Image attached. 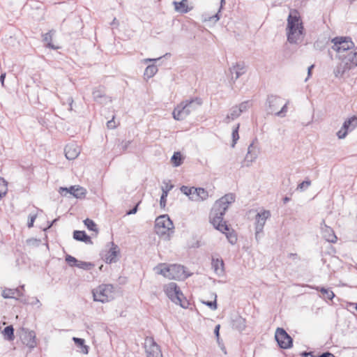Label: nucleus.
Instances as JSON below:
<instances>
[{
  "mask_svg": "<svg viewBox=\"0 0 357 357\" xmlns=\"http://www.w3.org/2000/svg\"><path fill=\"white\" fill-rule=\"evenodd\" d=\"M146 357H162L160 347L155 342L153 337H146L144 341Z\"/></svg>",
  "mask_w": 357,
  "mask_h": 357,
  "instance_id": "9b49d317",
  "label": "nucleus"
},
{
  "mask_svg": "<svg viewBox=\"0 0 357 357\" xmlns=\"http://www.w3.org/2000/svg\"><path fill=\"white\" fill-rule=\"evenodd\" d=\"M287 41L291 44H298L303 40L305 29L298 12L294 10L287 17L286 27Z\"/></svg>",
  "mask_w": 357,
  "mask_h": 357,
  "instance_id": "f03ea898",
  "label": "nucleus"
},
{
  "mask_svg": "<svg viewBox=\"0 0 357 357\" xmlns=\"http://www.w3.org/2000/svg\"><path fill=\"white\" fill-rule=\"evenodd\" d=\"M314 289L321 293V297L325 300H332L335 297V294L329 289L319 287H317Z\"/></svg>",
  "mask_w": 357,
  "mask_h": 357,
  "instance_id": "c85d7f7f",
  "label": "nucleus"
},
{
  "mask_svg": "<svg viewBox=\"0 0 357 357\" xmlns=\"http://www.w3.org/2000/svg\"><path fill=\"white\" fill-rule=\"evenodd\" d=\"M314 68V65L312 64L307 68V77L305 79V82L307 80V79L311 76L312 75V70Z\"/></svg>",
  "mask_w": 357,
  "mask_h": 357,
  "instance_id": "13d9d810",
  "label": "nucleus"
},
{
  "mask_svg": "<svg viewBox=\"0 0 357 357\" xmlns=\"http://www.w3.org/2000/svg\"><path fill=\"white\" fill-rule=\"evenodd\" d=\"M275 339L281 349H287L293 346V339L282 328L276 329Z\"/></svg>",
  "mask_w": 357,
  "mask_h": 357,
  "instance_id": "9d476101",
  "label": "nucleus"
},
{
  "mask_svg": "<svg viewBox=\"0 0 357 357\" xmlns=\"http://www.w3.org/2000/svg\"><path fill=\"white\" fill-rule=\"evenodd\" d=\"M211 266L218 276H222L225 274V264L222 259L212 257Z\"/></svg>",
  "mask_w": 357,
  "mask_h": 357,
  "instance_id": "6ab92c4d",
  "label": "nucleus"
},
{
  "mask_svg": "<svg viewBox=\"0 0 357 357\" xmlns=\"http://www.w3.org/2000/svg\"><path fill=\"white\" fill-rule=\"evenodd\" d=\"M195 189V187L190 188V187H188V186H185V185H183L181 188V191L184 195H188V196H190V198L192 200H193L195 199V192H194V190Z\"/></svg>",
  "mask_w": 357,
  "mask_h": 357,
  "instance_id": "e433bc0d",
  "label": "nucleus"
},
{
  "mask_svg": "<svg viewBox=\"0 0 357 357\" xmlns=\"http://www.w3.org/2000/svg\"><path fill=\"white\" fill-rule=\"evenodd\" d=\"M234 201L235 195L234 194L229 193L225 195L215 202L209 215L210 222L214 228L225 234L227 240L231 245L236 244L237 236L233 230L231 231H229V227L227 222L224 220L223 217L229 205L234 202Z\"/></svg>",
  "mask_w": 357,
  "mask_h": 357,
  "instance_id": "f257e3e1",
  "label": "nucleus"
},
{
  "mask_svg": "<svg viewBox=\"0 0 357 357\" xmlns=\"http://www.w3.org/2000/svg\"><path fill=\"white\" fill-rule=\"evenodd\" d=\"M24 303H30L32 305H38V307H40L41 306V303H40V301L36 297L32 298V301H31L30 303L26 302V301H24Z\"/></svg>",
  "mask_w": 357,
  "mask_h": 357,
  "instance_id": "603ef678",
  "label": "nucleus"
},
{
  "mask_svg": "<svg viewBox=\"0 0 357 357\" xmlns=\"http://www.w3.org/2000/svg\"><path fill=\"white\" fill-rule=\"evenodd\" d=\"M258 153H259V150L254 145V142H252L248 146V153L245 157V160L246 162H252L257 158Z\"/></svg>",
  "mask_w": 357,
  "mask_h": 357,
  "instance_id": "412c9836",
  "label": "nucleus"
},
{
  "mask_svg": "<svg viewBox=\"0 0 357 357\" xmlns=\"http://www.w3.org/2000/svg\"><path fill=\"white\" fill-rule=\"evenodd\" d=\"M160 273L165 277L175 280H185L190 275V274L186 273L183 266L178 264H172L169 267L161 269Z\"/></svg>",
  "mask_w": 357,
  "mask_h": 357,
  "instance_id": "1a4fd4ad",
  "label": "nucleus"
},
{
  "mask_svg": "<svg viewBox=\"0 0 357 357\" xmlns=\"http://www.w3.org/2000/svg\"><path fill=\"white\" fill-rule=\"evenodd\" d=\"M13 289L14 290H17L16 293H15V295L17 296H19V297L22 296L23 294H22V293L21 291V289H20V288H16V289Z\"/></svg>",
  "mask_w": 357,
  "mask_h": 357,
  "instance_id": "e2e57ef3",
  "label": "nucleus"
},
{
  "mask_svg": "<svg viewBox=\"0 0 357 357\" xmlns=\"http://www.w3.org/2000/svg\"><path fill=\"white\" fill-rule=\"evenodd\" d=\"M175 10L181 13H187L190 11L187 0H182L180 2L174 1Z\"/></svg>",
  "mask_w": 357,
  "mask_h": 357,
  "instance_id": "cd10ccee",
  "label": "nucleus"
},
{
  "mask_svg": "<svg viewBox=\"0 0 357 357\" xmlns=\"http://www.w3.org/2000/svg\"><path fill=\"white\" fill-rule=\"evenodd\" d=\"M66 261L68 264L70 266L73 267L75 266V264H77L79 261L75 257L70 255H67L66 256Z\"/></svg>",
  "mask_w": 357,
  "mask_h": 357,
  "instance_id": "37998d69",
  "label": "nucleus"
},
{
  "mask_svg": "<svg viewBox=\"0 0 357 357\" xmlns=\"http://www.w3.org/2000/svg\"><path fill=\"white\" fill-rule=\"evenodd\" d=\"M239 127H240V125L237 124L236 126L233 129V131H232V134H231V136H232L231 147H233V148L235 146L237 141L239 139V135H238Z\"/></svg>",
  "mask_w": 357,
  "mask_h": 357,
  "instance_id": "ea45409f",
  "label": "nucleus"
},
{
  "mask_svg": "<svg viewBox=\"0 0 357 357\" xmlns=\"http://www.w3.org/2000/svg\"><path fill=\"white\" fill-rule=\"evenodd\" d=\"M157 72H158V68L156 66L149 65L146 68L144 75L147 78H151V77H153Z\"/></svg>",
  "mask_w": 357,
  "mask_h": 357,
  "instance_id": "473e14b6",
  "label": "nucleus"
},
{
  "mask_svg": "<svg viewBox=\"0 0 357 357\" xmlns=\"http://www.w3.org/2000/svg\"><path fill=\"white\" fill-rule=\"evenodd\" d=\"M220 328V326L218 324L215 327V329H214V334L215 335L218 340L219 339V336H220V333H219Z\"/></svg>",
  "mask_w": 357,
  "mask_h": 357,
  "instance_id": "bf43d9fd",
  "label": "nucleus"
},
{
  "mask_svg": "<svg viewBox=\"0 0 357 357\" xmlns=\"http://www.w3.org/2000/svg\"><path fill=\"white\" fill-rule=\"evenodd\" d=\"M194 192L195 199L193 200L195 201H204L206 200L208 197V192L202 188H195Z\"/></svg>",
  "mask_w": 357,
  "mask_h": 357,
  "instance_id": "a878e982",
  "label": "nucleus"
},
{
  "mask_svg": "<svg viewBox=\"0 0 357 357\" xmlns=\"http://www.w3.org/2000/svg\"><path fill=\"white\" fill-rule=\"evenodd\" d=\"M321 234L323 238L331 243H335L337 241V236L335 234L333 229L325 224L324 220L322 221L321 226Z\"/></svg>",
  "mask_w": 357,
  "mask_h": 357,
  "instance_id": "f3484780",
  "label": "nucleus"
},
{
  "mask_svg": "<svg viewBox=\"0 0 357 357\" xmlns=\"http://www.w3.org/2000/svg\"><path fill=\"white\" fill-rule=\"evenodd\" d=\"M310 185L311 181L310 180H305L298 185L297 189L300 190L301 191H303L305 189H307Z\"/></svg>",
  "mask_w": 357,
  "mask_h": 357,
  "instance_id": "a18cd8bd",
  "label": "nucleus"
},
{
  "mask_svg": "<svg viewBox=\"0 0 357 357\" xmlns=\"http://www.w3.org/2000/svg\"><path fill=\"white\" fill-rule=\"evenodd\" d=\"M84 224L89 230L95 231L96 234L98 232L97 225L93 220L86 218L84 220Z\"/></svg>",
  "mask_w": 357,
  "mask_h": 357,
  "instance_id": "f704fd0d",
  "label": "nucleus"
},
{
  "mask_svg": "<svg viewBox=\"0 0 357 357\" xmlns=\"http://www.w3.org/2000/svg\"><path fill=\"white\" fill-rule=\"evenodd\" d=\"M241 114V113L239 109H238L237 106L233 107L227 115L225 122L228 123L230 121H233L238 118Z\"/></svg>",
  "mask_w": 357,
  "mask_h": 357,
  "instance_id": "c756f323",
  "label": "nucleus"
},
{
  "mask_svg": "<svg viewBox=\"0 0 357 357\" xmlns=\"http://www.w3.org/2000/svg\"><path fill=\"white\" fill-rule=\"evenodd\" d=\"M130 144V141L126 142L125 143V145L123 146V149H124V150H126V149L128 148V145H129Z\"/></svg>",
  "mask_w": 357,
  "mask_h": 357,
  "instance_id": "338daca9",
  "label": "nucleus"
},
{
  "mask_svg": "<svg viewBox=\"0 0 357 357\" xmlns=\"http://www.w3.org/2000/svg\"><path fill=\"white\" fill-rule=\"evenodd\" d=\"M332 50L337 52V58L354 47V43L349 37L337 36L331 40Z\"/></svg>",
  "mask_w": 357,
  "mask_h": 357,
  "instance_id": "0eeeda50",
  "label": "nucleus"
},
{
  "mask_svg": "<svg viewBox=\"0 0 357 357\" xmlns=\"http://www.w3.org/2000/svg\"><path fill=\"white\" fill-rule=\"evenodd\" d=\"M271 216L269 211L264 210L256 215L255 222V236L257 238L258 234L263 231V228L266 220Z\"/></svg>",
  "mask_w": 357,
  "mask_h": 357,
  "instance_id": "4468645a",
  "label": "nucleus"
},
{
  "mask_svg": "<svg viewBox=\"0 0 357 357\" xmlns=\"http://www.w3.org/2000/svg\"><path fill=\"white\" fill-rule=\"evenodd\" d=\"M165 294L168 298L176 305H179L183 308H187L189 303L188 300L184 298L183 293L180 288L175 282L169 283L165 289Z\"/></svg>",
  "mask_w": 357,
  "mask_h": 357,
  "instance_id": "423d86ee",
  "label": "nucleus"
},
{
  "mask_svg": "<svg viewBox=\"0 0 357 357\" xmlns=\"http://www.w3.org/2000/svg\"><path fill=\"white\" fill-rule=\"evenodd\" d=\"M173 187L174 186L172 185H169L167 183H166L165 187H162V195H165L167 197L169 192L173 188Z\"/></svg>",
  "mask_w": 357,
  "mask_h": 357,
  "instance_id": "de8ad7c7",
  "label": "nucleus"
},
{
  "mask_svg": "<svg viewBox=\"0 0 357 357\" xmlns=\"http://www.w3.org/2000/svg\"><path fill=\"white\" fill-rule=\"evenodd\" d=\"M290 200V198L288 197H285L283 198V202L284 204H287Z\"/></svg>",
  "mask_w": 357,
  "mask_h": 357,
  "instance_id": "69168bd1",
  "label": "nucleus"
},
{
  "mask_svg": "<svg viewBox=\"0 0 357 357\" xmlns=\"http://www.w3.org/2000/svg\"><path fill=\"white\" fill-rule=\"evenodd\" d=\"M119 253V247L112 242V248L109 249L106 257V262L109 264L116 262L117 261V255Z\"/></svg>",
  "mask_w": 357,
  "mask_h": 357,
  "instance_id": "aec40b11",
  "label": "nucleus"
},
{
  "mask_svg": "<svg viewBox=\"0 0 357 357\" xmlns=\"http://www.w3.org/2000/svg\"><path fill=\"white\" fill-rule=\"evenodd\" d=\"M114 287L109 284L99 285L92 291L93 300L101 303H106L113 298Z\"/></svg>",
  "mask_w": 357,
  "mask_h": 357,
  "instance_id": "6e6552de",
  "label": "nucleus"
},
{
  "mask_svg": "<svg viewBox=\"0 0 357 357\" xmlns=\"http://www.w3.org/2000/svg\"><path fill=\"white\" fill-rule=\"evenodd\" d=\"M202 105V100L198 97L183 100L174 109L173 118L176 121H183L190 114L197 111Z\"/></svg>",
  "mask_w": 357,
  "mask_h": 357,
  "instance_id": "7ed1b4c3",
  "label": "nucleus"
},
{
  "mask_svg": "<svg viewBox=\"0 0 357 357\" xmlns=\"http://www.w3.org/2000/svg\"><path fill=\"white\" fill-rule=\"evenodd\" d=\"M36 218V215L34 214V215H29V220H28V222H27V227L29 228H31L33 226V223H34V221Z\"/></svg>",
  "mask_w": 357,
  "mask_h": 357,
  "instance_id": "8fccbe9b",
  "label": "nucleus"
},
{
  "mask_svg": "<svg viewBox=\"0 0 357 357\" xmlns=\"http://www.w3.org/2000/svg\"><path fill=\"white\" fill-rule=\"evenodd\" d=\"M140 202H138L131 210L126 212V215H132L135 214L138 210V206Z\"/></svg>",
  "mask_w": 357,
  "mask_h": 357,
  "instance_id": "5fc2aeb1",
  "label": "nucleus"
},
{
  "mask_svg": "<svg viewBox=\"0 0 357 357\" xmlns=\"http://www.w3.org/2000/svg\"><path fill=\"white\" fill-rule=\"evenodd\" d=\"M75 266L79 268L88 271L91 269L94 266V264L91 262L79 261L78 263L75 264Z\"/></svg>",
  "mask_w": 357,
  "mask_h": 357,
  "instance_id": "4c0bfd02",
  "label": "nucleus"
},
{
  "mask_svg": "<svg viewBox=\"0 0 357 357\" xmlns=\"http://www.w3.org/2000/svg\"><path fill=\"white\" fill-rule=\"evenodd\" d=\"M216 298H217V296H216V294H215V300L213 301H203L202 303L204 305H206V306H208V307H210L211 310H215L218 307Z\"/></svg>",
  "mask_w": 357,
  "mask_h": 357,
  "instance_id": "c03bdc74",
  "label": "nucleus"
},
{
  "mask_svg": "<svg viewBox=\"0 0 357 357\" xmlns=\"http://www.w3.org/2000/svg\"><path fill=\"white\" fill-rule=\"evenodd\" d=\"M75 344L81 349V352L87 354L89 353V347L86 346L84 343L85 341L82 338L79 337H73V338Z\"/></svg>",
  "mask_w": 357,
  "mask_h": 357,
  "instance_id": "7c9ffc66",
  "label": "nucleus"
},
{
  "mask_svg": "<svg viewBox=\"0 0 357 357\" xmlns=\"http://www.w3.org/2000/svg\"><path fill=\"white\" fill-rule=\"evenodd\" d=\"M225 4V0H220V7L219 8L218 12L215 14L214 15L208 18L209 21H213L214 22L218 21L220 20V13L221 11V9L222 8L223 6Z\"/></svg>",
  "mask_w": 357,
  "mask_h": 357,
  "instance_id": "79ce46f5",
  "label": "nucleus"
},
{
  "mask_svg": "<svg viewBox=\"0 0 357 357\" xmlns=\"http://www.w3.org/2000/svg\"><path fill=\"white\" fill-rule=\"evenodd\" d=\"M167 203V197L165 195H161L160 199V205L161 208H165Z\"/></svg>",
  "mask_w": 357,
  "mask_h": 357,
  "instance_id": "864d4df0",
  "label": "nucleus"
},
{
  "mask_svg": "<svg viewBox=\"0 0 357 357\" xmlns=\"http://www.w3.org/2000/svg\"><path fill=\"white\" fill-rule=\"evenodd\" d=\"M3 334L5 338L8 341H13L15 339L14 328L12 325L8 326L4 328Z\"/></svg>",
  "mask_w": 357,
  "mask_h": 357,
  "instance_id": "2f4dec72",
  "label": "nucleus"
},
{
  "mask_svg": "<svg viewBox=\"0 0 357 357\" xmlns=\"http://www.w3.org/2000/svg\"><path fill=\"white\" fill-rule=\"evenodd\" d=\"M357 126V117L356 116H353L351 118H349L343 123L342 127L343 129L347 130L348 132L354 130Z\"/></svg>",
  "mask_w": 357,
  "mask_h": 357,
  "instance_id": "5701e85b",
  "label": "nucleus"
},
{
  "mask_svg": "<svg viewBox=\"0 0 357 357\" xmlns=\"http://www.w3.org/2000/svg\"><path fill=\"white\" fill-rule=\"evenodd\" d=\"M93 98L95 101L100 104L107 102V98L105 96L104 91L100 89H96L93 90Z\"/></svg>",
  "mask_w": 357,
  "mask_h": 357,
  "instance_id": "393cba45",
  "label": "nucleus"
},
{
  "mask_svg": "<svg viewBox=\"0 0 357 357\" xmlns=\"http://www.w3.org/2000/svg\"><path fill=\"white\" fill-rule=\"evenodd\" d=\"M340 60L346 65V68H354L357 66V47L349 50L347 53L341 54L338 57Z\"/></svg>",
  "mask_w": 357,
  "mask_h": 357,
  "instance_id": "f8f14e48",
  "label": "nucleus"
},
{
  "mask_svg": "<svg viewBox=\"0 0 357 357\" xmlns=\"http://www.w3.org/2000/svg\"><path fill=\"white\" fill-rule=\"evenodd\" d=\"M183 158L180 152H175L172 156L171 160L174 167H178L183 163Z\"/></svg>",
  "mask_w": 357,
  "mask_h": 357,
  "instance_id": "72a5a7b5",
  "label": "nucleus"
},
{
  "mask_svg": "<svg viewBox=\"0 0 357 357\" xmlns=\"http://www.w3.org/2000/svg\"><path fill=\"white\" fill-rule=\"evenodd\" d=\"M16 291L13 289H6L2 291V296L4 298H16L15 296Z\"/></svg>",
  "mask_w": 357,
  "mask_h": 357,
  "instance_id": "a19ab883",
  "label": "nucleus"
},
{
  "mask_svg": "<svg viewBox=\"0 0 357 357\" xmlns=\"http://www.w3.org/2000/svg\"><path fill=\"white\" fill-rule=\"evenodd\" d=\"M73 238L76 241L84 242L86 244H92L91 237L84 231L75 230L73 232Z\"/></svg>",
  "mask_w": 357,
  "mask_h": 357,
  "instance_id": "4be33fe9",
  "label": "nucleus"
},
{
  "mask_svg": "<svg viewBox=\"0 0 357 357\" xmlns=\"http://www.w3.org/2000/svg\"><path fill=\"white\" fill-rule=\"evenodd\" d=\"M59 192L62 196H66L69 193L77 199H83L86 195V190L79 185H72L69 188L61 187Z\"/></svg>",
  "mask_w": 357,
  "mask_h": 357,
  "instance_id": "ddd939ff",
  "label": "nucleus"
},
{
  "mask_svg": "<svg viewBox=\"0 0 357 357\" xmlns=\"http://www.w3.org/2000/svg\"><path fill=\"white\" fill-rule=\"evenodd\" d=\"M13 289L14 290H17L16 293H15V295L17 296H19V297L22 296L23 294H22V293L21 291V289H20V288H16V289Z\"/></svg>",
  "mask_w": 357,
  "mask_h": 357,
  "instance_id": "680f3d73",
  "label": "nucleus"
},
{
  "mask_svg": "<svg viewBox=\"0 0 357 357\" xmlns=\"http://www.w3.org/2000/svg\"><path fill=\"white\" fill-rule=\"evenodd\" d=\"M56 221V220H54L51 222V224L50 225V226L48 227V228H50V227H52V225L54 224V222H55Z\"/></svg>",
  "mask_w": 357,
  "mask_h": 357,
  "instance_id": "774afa93",
  "label": "nucleus"
},
{
  "mask_svg": "<svg viewBox=\"0 0 357 357\" xmlns=\"http://www.w3.org/2000/svg\"><path fill=\"white\" fill-rule=\"evenodd\" d=\"M249 107V102L245 101L241 102L238 106H237L238 109H239L240 112L242 113L248 109Z\"/></svg>",
  "mask_w": 357,
  "mask_h": 357,
  "instance_id": "49530a36",
  "label": "nucleus"
},
{
  "mask_svg": "<svg viewBox=\"0 0 357 357\" xmlns=\"http://www.w3.org/2000/svg\"><path fill=\"white\" fill-rule=\"evenodd\" d=\"M351 68H346V65L341 62V63L335 69L334 73L337 77H342L346 71L349 70Z\"/></svg>",
  "mask_w": 357,
  "mask_h": 357,
  "instance_id": "c9c22d12",
  "label": "nucleus"
},
{
  "mask_svg": "<svg viewBox=\"0 0 357 357\" xmlns=\"http://www.w3.org/2000/svg\"><path fill=\"white\" fill-rule=\"evenodd\" d=\"M174 224L168 215H162L155 219V231L158 236L169 238L174 233Z\"/></svg>",
  "mask_w": 357,
  "mask_h": 357,
  "instance_id": "39448f33",
  "label": "nucleus"
},
{
  "mask_svg": "<svg viewBox=\"0 0 357 357\" xmlns=\"http://www.w3.org/2000/svg\"><path fill=\"white\" fill-rule=\"evenodd\" d=\"M161 57L157 58V59H146L144 60L145 63L149 62V61H156L159 60Z\"/></svg>",
  "mask_w": 357,
  "mask_h": 357,
  "instance_id": "0e129e2a",
  "label": "nucleus"
},
{
  "mask_svg": "<svg viewBox=\"0 0 357 357\" xmlns=\"http://www.w3.org/2000/svg\"><path fill=\"white\" fill-rule=\"evenodd\" d=\"M300 355L302 357H308V356L317 357L316 356L314 355V353L312 351H303L301 353Z\"/></svg>",
  "mask_w": 357,
  "mask_h": 357,
  "instance_id": "6e6d98bb",
  "label": "nucleus"
},
{
  "mask_svg": "<svg viewBox=\"0 0 357 357\" xmlns=\"http://www.w3.org/2000/svg\"><path fill=\"white\" fill-rule=\"evenodd\" d=\"M282 99L275 95H269L266 102V111L268 114H275L277 116L284 117L287 112L288 102L284 103L280 110H278L279 106L282 105Z\"/></svg>",
  "mask_w": 357,
  "mask_h": 357,
  "instance_id": "20e7f679",
  "label": "nucleus"
},
{
  "mask_svg": "<svg viewBox=\"0 0 357 357\" xmlns=\"http://www.w3.org/2000/svg\"><path fill=\"white\" fill-rule=\"evenodd\" d=\"M229 71L231 74V79L234 82L242 75L245 74L246 71L245 63L243 62L236 63L229 68Z\"/></svg>",
  "mask_w": 357,
  "mask_h": 357,
  "instance_id": "2eb2a0df",
  "label": "nucleus"
},
{
  "mask_svg": "<svg viewBox=\"0 0 357 357\" xmlns=\"http://www.w3.org/2000/svg\"><path fill=\"white\" fill-rule=\"evenodd\" d=\"M24 334L21 337L22 342L29 348H34L36 346V334L33 331H29L22 328Z\"/></svg>",
  "mask_w": 357,
  "mask_h": 357,
  "instance_id": "a211bd4d",
  "label": "nucleus"
},
{
  "mask_svg": "<svg viewBox=\"0 0 357 357\" xmlns=\"http://www.w3.org/2000/svg\"><path fill=\"white\" fill-rule=\"evenodd\" d=\"M348 132L343 129V127L340 128V130L337 132V136L339 139H342L346 137L347 135Z\"/></svg>",
  "mask_w": 357,
  "mask_h": 357,
  "instance_id": "09e8293b",
  "label": "nucleus"
},
{
  "mask_svg": "<svg viewBox=\"0 0 357 357\" xmlns=\"http://www.w3.org/2000/svg\"><path fill=\"white\" fill-rule=\"evenodd\" d=\"M64 152L68 160H74L79 155L80 149L77 144L70 143L66 146Z\"/></svg>",
  "mask_w": 357,
  "mask_h": 357,
  "instance_id": "dca6fc26",
  "label": "nucleus"
},
{
  "mask_svg": "<svg viewBox=\"0 0 357 357\" xmlns=\"http://www.w3.org/2000/svg\"><path fill=\"white\" fill-rule=\"evenodd\" d=\"M54 33H55V31L51 30L43 36V41L45 43L46 47H47L48 48L52 49V50H57L59 48V47L54 45L52 43V37H53Z\"/></svg>",
  "mask_w": 357,
  "mask_h": 357,
  "instance_id": "b1692460",
  "label": "nucleus"
},
{
  "mask_svg": "<svg viewBox=\"0 0 357 357\" xmlns=\"http://www.w3.org/2000/svg\"><path fill=\"white\" fill-rule=\"evenodd\" d=\"M7 182L3 178L0 177V199L6 195Z\"/></svg>",
  "mask_w": 357,
  "mask_h": 357,
  "instance_id": "58836bf2",
  "label": "nucleus"
},
{
  "mask_svg": "<svg viewBox=\"0 0 357 357\" xmlns=\"http://www.w3.org/2000/svg\"><path fill=\"white\" fill-rule=\"evenodd\" d=\"M5 78H6V73H1V75H0V82H1V85L3 86H4Z\"/></svg>",
  "mask_w": 357,
  "mask_h": 357,
  "instance_id": "052dcab7",
  "label": "nucleus"
},
{
  "mask_svg": "<svg viewBox=\"0 0 357 357\" xmlns=\"http://www.w3.org/2000/svg\"><path fill=\"white\" fill-rule=\"evenodd\" d=\"M317 357H335V356H334L333 354H332L329 351H326V352H324L321 354L317 356Z\"/></svg>",
  "mask_w": 357,
  "mask_h": 357,
  "instance_id": "4d7b16f0",
  "label": "nucleus"
},
{
  "mask_svg": "<svg viewBox=\"0 0 357 357\" xmlns=\"http://www.w3.org/2000/svg\"><path fill=\"white\" fill-rule=\"evenodd\" d=\"M107 126L109 129H114L115 128H116L117 124L114 121V117L112 118V120L107 121Z\"/></svg>",
  "mask_w": 357,
  "mask_h": 357,
  "instance_id": "3c124183",
  "label": "nucleus"
},
{
  "mask_svg": "<svg viewBox=\"0 0 357 357\" xmlns=\"http://www.w3.org/2000/svg\"><path fill=\"white\" fill-rule=\"evenodd\" d=\"M232 327L239 331H242L245 328V320L241 316H236L232 320Z\"/></svg>",
  "mask_w": 357,
  "mask_h": 357,
  "instance_id": "bb28decb",
  "label": "nucleus"
}]
</instances>
